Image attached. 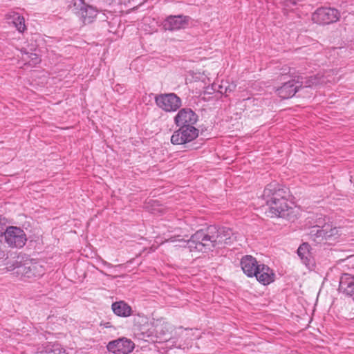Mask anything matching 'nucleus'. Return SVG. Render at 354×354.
I'll use <instances>...</instances> for the list:
<instances>
[{"instance_id": "15", "label": "nucleus", "mask_w": 354, "mask_h": 354, "mask_svg": "<svg viewBox=\"0 0 354 354\" xmlns=\"http://www.w3.org/2000/svg\"><path fill=\"white\" fill-rule=\"evenodd\" d=\"M241 267L243 273L248 277H253L257 274V271L259 269L260 263L256 258L251 255H245L241 259Z\"/></svg>"}, {"instance_id": "30", "label": "nucleus", "mask_w": 354, "mask_h": 354, "mask_svg": "<svg viewBox=\"0 0 354 354\" xmlns=\"http://www.w3.org/2000/svg\"><path fill=\"white\" fill-rule=\"evenodd\" d=\"M102 263H103L104 266H107V267H111V266H112L111 263H108V262H106V261H102Z\"/></svg>"}, {"instance_id": "9", "label": "nucleus", "mask_w": 354, "mask_h": 354, "mask_svg": "<svg viewBox=\"0 0 354 354\" xmlns=\"http://www.w3.org/2000/svg\"><path fill=\"white\" fill-rule=\"evenodd\" d=\"M339 17L340 13L337 9L327 7L317 8L312 15L313 21L321 25L336 22Z\"/></svg>"}, {"instance_id": "13", "label": "nucleus", "mask_w": 354, "mask_h": 354, "mask_svg": "<svg viewBox=\"0 0 354 354\" xmlns=\"http://www.w3.org/2000/svg\"><path fill=\"white\" fill-rule=\"evenodd\" d=\"M262 199H287L286 189L275 181L272 182L265 187Z\"/></svg>"}, {"instance_id": "29", "label": "nucleus", "mask_w": 354, "mask_h": 354, "mask_svg": "<svg viewBox=\"0 0 354 354\" xmlns=\"http://www.w3.org/2000/svg\"><path fill=\"white\" fill-rule=\"evenodd\" d=\"M102 325L106 328H111L112 326L110 322H105Z\"/></svg>"}, {"instance_id": "22", "label": "nucleus", "mask_w": 354, "mask_h": 354, "mask_svg": "<svg viewBox=\"0 0 354 354\" xmlns=\"http://www.w3.org/2000/svg\"><path fill=\"white\" fill-rule=\"evenodd\" d=\"M36 265H31L29 266H21L18 267L17 272L21 273L24 278L30 279L37 277L36 274Z\"/></svg>"}, {"instance_id": "1", "label": "nucleus", "mask_w": 354, "mask_h": 354, "mask_svg": "<svg viewBox=\"0 0 354 354\" xmlns=\"http://www.w3.org/2000/svg\"><path fill=\"white\" fill-rule=\"evenodd\" d=\"M234 240L231 228L213 225L206 229L198 230L187 241V247L191 252H206L217 245H230Z\"/></svg>"}, {"instance_id": "16", "label": "nucleus", "mask_w": 354, "mask_h": 354, "mask_svg": "<svg viewBox=\"0 0 354 354\" xmlns=\"http://www.w3.org/2000/svg\"><path fill=\"white\" fill-rule=\"evenodd\" d=\"M258 270L257 274L253 275V277H255L260 283L266 286L269 285L274 281V272L269 266L261 263V265H259V269Z\"/></svg>"}, {"instance_id": "28", "label": "nucleus", "mask_w": 354, "mask_h": 354, "mask_svg": "<svg viewBox=\"0 0 354 354\" xmlns=\"http://www.w3.org/2000/svg\"><path fill=\"white\" fill-rule=\"evenodd\" d=\"M6 254L4 251L0 250V259H3L6 257Z\"/></svg>"}, {"instance_id": "2", "label": "nucleus", "mask_w": 354, "mask_h": 354, "mask_svg": "<svg viewBox=\"0 0 354 354\" xmlns=\"http://www.w3.org/2000/svg\"><path fill=\"white\" fill-rule=\"evenodd\" d=\"M187 329L183 330L180 328L176 333L178 338H169L168 340L162 337L165 335L162 330L156 327L153 322H149L134 333L135 337L140 340L145 342H157L158 340H165L169 346H174L180 349H185L187 347L189 343H187Z\"/></svg>"}, {"instance_id": "27", "label": "nucleus", "mask_w": 354, "mask_h": 354, "mask_svg": "<svg viewBox=\"0 0 354 354\" xmlns=\"http://www.w3.org/2000/svg\"><path fill=\"white\" fill-rule=\"evenodd\" d=\"M235 87L236 86L234 84H229L227 82H225L224 95L227 96V93L233 91Z\"/></svg>"}, {"instance_id": "20", "label": "nucleus", "mask_w": 354, "mask_h": 354, "mask_svg": "<svg viewBox=\"0 0 354 354\" xmlns=\"http://www.w3.org/2000/svg\"><path fill=\"white\" fill-rule=\"evenodd\" d=\"M111 309L115 315L121 317H128L132 314L131 307L124 301L113 302Z\"/></svg>"}, {"instance_id": "7", "label": "nucleus", "mask_w": 354, "mask_h": 354, "mask_svg": "<svg viewBox=\"0 0 354 354\" xmlns=\"http://www.w3.org/2000/svg\"><path fill=\"white\" fill-rule=\"evenodd\" d=\"M156 106L165 112H175L182 106V100L174 93L157 94L154 97Z\"/></svg>"}, {"instance_id": "4", "label": "nucleus", "mask_w": 354, "mask_h": 354, "mask_svg": "<svg viewBox=\"0 0 354 354\" xmlns=\"http://www.w3.org/2000/svg\"><path fill=\"white\" fill-rule=\"evenodd\" d=\"M312 219L314 221V226L310 230V235L315 238V241L328 240L337 234V228L333 226L328 217L322 214H316Z\"/></svg>"}, {"instance_id": "23", "label": "nucleus", "mask_w": 354, "mask_h": 354, "mask_svg": "<svg viewBox=\"0 0 354 354\" xmlns=\"http://www.w3.org/2000/svg\"><path fill=\"white\" fill-rule=\"evenodd\" d=\"M133 322L134 330L136 332L140 328L149 322V321L147 317L138 314L133 316Z\"/></svg>"}, {"instance_id": "8", "label": "nucleus", "mask_w": 354, "mask_h": 354, "mask_svg": "<svg viewBox=\"0 0 354 354\" xmlns=\"http://www.w3.org/2000/svg\"><path fill=\"white\" fill-rule=\"evenodd\" d=\"M178 129L174 131L171 136L173 145H184L191 142L198 138L199 130L195 126L178 127Z\"/></svg>"}, {"instance_id": "26", "label": "nucleus", "mask_w": 354, "mask_h": 354, "mask_svg": "<svg viewBox=\"0 0 354 354\" xmlns=\"http://www.w3.org/2000/svg\"><path fill=\"white\" fill-rule=\"evenodd\" d=\"M21 52H22L23 55L26 56V57H24L23 59L26 61L28 59H29L30 62V61L32 62V63L30 64H37L40 62L41 59L36 53H28V52H26V50H24V51L22 50Z\"/></svg>"}, {"instance_id": "24", "label": "nucleus", "mask_w": 354, "mask_h": 354, "mask_svg": "<svg viewBox=\"0 0 354 354\" xmlns=\"http://www.w3.org/2000/svg\"><path fill=\"white\" fill-rule=\"evenodd\" d=\"M181 225L180 229L188 231V227L192 230H194L198 225V221L193 219L190 217H185V221H180Z\"/></svg>"}, {"instance_id": "10", "label": "nucleus", "mask_w": 354, "mask_h": 354, "mask_svg": "<svg viewBox=\"0 0 354 354\" xmlns=\"http://www.w3.org/2000/svg\"><path fill=\"white\" fill-rule=\"evenodd\" d=\"M135 348V344L127 337H122L110 341L106 348L113 354H129Z\"/></svg>"}, {"instance_id": "14", "label": "nucleus", "mask_w": 354, "mask_h": 354, "mask_svg": "<svg viewBox=\"0 0 354 354\" xmlns=\"http://www.w3.org/2000/svg\"><path fill=\"white\" fill-rule=\"evenodd\" d=\"M312 248L308 243H301L297 250V254L301 263L308 268L312 269L315 266V260L311 252Z\"/></svg>"}, {"instance_id": "18", "label": "nucleus", "mask_w": 354, "mask_h": 354, "mask_svg": "<svg viewBox=\"0 0 354 354\" xmlns=\"http://www.w3.org/2000/svg\"><path fill=\"white\" fill-rule=\"evenodd\" d=\"M339 290L354 299V275L343 274L339 280Z\"/></svg>"}, {"instance_id": "21", "label": "nucleus", "mask_w": 354, "mask_h": 354, "mask_svg": "<svg viewBox=\"0 0 354 354\" xmlns=\"http://www.w3.org/2000/svg\"><path fill=\"white\" fill-rule=\"evenodd\" d=\"M8 18L12 19V22L19 32H23L26 29L25 19L19 13L12 12L8 15Z\"/></svg>"}, {"instance_id": "12", "label": "nucleus", "mask_w": 354, "mask_h": 354, "mask_svg": "<svg viewBox=\"0 0 354 354\" xmlns=\"http://www.w3.org/2000/svg\"><path fill=\"white\" fill-rule=\"evenodd\" d=\"M198 120V115L190 108L180 109L174 118V122L176 127L195 126Z\"/></svg>"}, {"instance_id": "5", "label": "nucleus", "mask_w": 354, "mask_h": 354, "mask_svg": "<svg viewBox=\"0 0 354 354\" xmlns=\"http://www.w3.org/2000/svg\"><path fill=\"white\" fill-rule=\"evenodd\" d=\"M5 227V225L0 223V238L3 236L6 243L11 248L24 247L27 241L24 230L14 226Z\"/></svg>"}, {"instance_id": "3", "label": "nucleus", "mask_w": 354, "mask_h": 354, "mask_svg": "<svg viewBox=\"0 0 354 354\" xmlns=\"http://www.w3.org/2000/svg\"><path fill=\"white\" fill-rule=\"evenodd\" d=\"M281 75L283 76L288 75L291 79L286 81L283 85L276 90L277 95L282 99H288L295 95L299 88L301 86L310 87L319 83L316 77H309V80L304 82V77L301 75H297L294 68L288 66L283 68Z\"/></svg>"}, {"instance_id": "11", "label": "nucleus", "mask_w": 354, "mask_h": 354, "mask_svg": "<svg viewBox=\"0 0 354 354\" xmlns=\"http://www.w3.org/2000/svg\"><path fill=\"white\" fill-rule=\"evenodd\" d=\"M190 20V17L183 15H169L162 21V27L165 30L177 31L187 28Z\"/></svg>"}, {"instance_id": "6", "label": "nucleus", "mask_w": 354, "mask_h": 354, "mask_svg": "<svg viewBox=\"0 0 354 354\" xmlns=\"http://www.w3.org/2000/svg\"><path fill=\"white\" fill-rule=\"evenodd\" d=\"M69 6L84 24L92 23L98 13L95 8L86 4L84 0H71Z\"/></svg>"}, {"instance_id": "25", "label": "nucleus", "mask_w": 354, "mask_h": 354, "mask_svg": "<svg viewBox=\"0 0 354 354\" xmlns=\"http://www.w3.org/2000/svg\"><path fill=\"white\" fill-rule=\"evenodd\" d=\"M224 89L225 82L222 81L221 84L214 82L212 84L211 87H207L205 92L209 94H211L214 92H218L221 94H224Z\"/></svg>"}, {"instance_id": "17", "label": "nucleus", "mask_w": 354, "mask_h": 354, "mask_svg": "<svg viewBox=\"0 0 354 354\" xmlns=\"http://www.w3.org/2000/svg\"><path fill=\"white\" fill-rule=\"evenodd\" d=\"M282 201H266V204L269 206L268 213L270 217H284L286 215L288 207L287 205L283 204Z\"/></svg>"}, {"instance_id": "19", "label": "nucleus", "mask_w": 354, "mask_h": 354, "mask_svg": "<svg viewBox=\"0 0 354 354\" xmlns=\"http://www.w3.org/2000/svg\"><path fill=\"white\" fill-rule=\"evenodd\" d=\"M35 354H68L66 349L57 342H46L37 348Z\"/></svg>"}, {"instance_id": "31", "label": "nucleus", "mask_w": 354, "mask_h": 354, "mask_svg": "<svg viewBox=\"0 0 354 354\" xmlns=\"http://www.w3.org/2000/svg\"><path fill=\"white\" fill-rule=\"evenodd\" d=\"M342 3H345V5H342V7H344V8H347V7H348V3L347 1H344L342 0Z\"/></svg>"}]
</instances>
